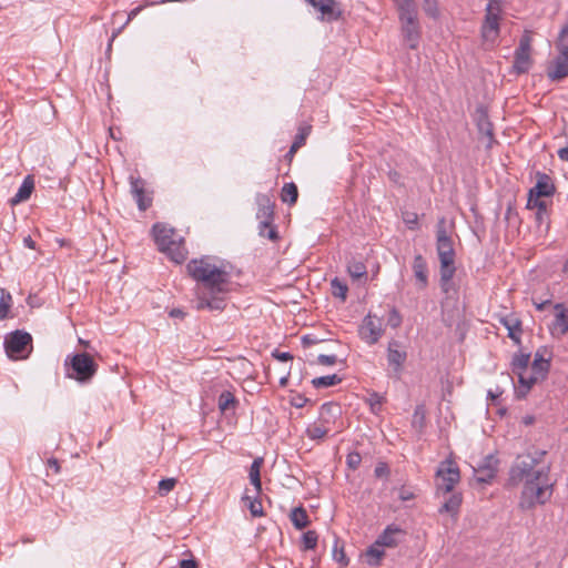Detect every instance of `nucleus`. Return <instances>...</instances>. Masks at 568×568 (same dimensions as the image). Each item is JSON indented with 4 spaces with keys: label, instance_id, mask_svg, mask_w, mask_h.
Masks as SVG:
<instances>
[{
    "label": "nucleus",
    "instance_id": "2",
    "mask_svg": "<svg viewBox=\"0 0 568 568\" xmlns=\"http://www.w3.org/2000/svg\"><path fill=\"white\" fill-rule=\"evenodd\" d=\"M189 274L200 283L197 286V310L222 311L225 307L224 294L230 284V274L204 256L194 258L186 265Z\"/></svg>",
    "mask_w": 568,
    "mask_h": 568
},
{
    "label": "nucleus",
    "instance_id": "20",
    "mask_svg": "<svg viewBox=\"0 0 568 568\" xmlns=\"http://www.w3.org/2000/svg\"><path fill=\"white\" fill-rule=\"evenodd\" d=\"M475 471L477 481L483 484L490 483L497 473V459L494 456H487Z\"/></svg>",
    "mask_w": 568,
    "mask_h": 568
},
{
    "label": "nucleus",
    "instance_id": "51",
    "mask_svg": "<svg viewBox=\"0 0 568 568\" xmlns=\"http://www.w3.org/2000/svg\"><path fill=\"white\" fill-rule=\"evenodd\" d=\"M291 396H290V403L292 406L296 407V408H302L305 406V404L308 402V399L306 397H304L303 395H300V394H294L293 392H291Z\"/></svg>",
    "mask_w": 568,
    "mask_h": 568
},
{
    "label": "nucleus",
    "instance_id": "6",
    "mask_svg": "<svg viewBox=\"0 0 568 568\" xmlns=\"http://www.w3.org/2000/svg\"><path fill=\"white\" fill-rule=\"evenodd\" d=\"M257 212L256 219L260 221V235L270 240H275L277 233L272 226L274 204L271 199L265 194L256 196Z\"/></svg>",
    "mask_w": 568,
    "mask_h": 568
},
{
    "label": "nucleus",
    "instance_id": "36",
    "mask_svg": "<svg viewBox=\"0 0 568 568\" xmlns=\"http://www.w3.org/2000/svg\"><path fill=\"white\" fill-rule=\"evenodd\" d=\"M317 532L315 530H308L304 532L301 537V548L303 550L314 549L317 545Z\"/></svg>",
    "mask_w": 568,
    "mask_h": 568
},
{
    "label": "nucleus",
    "instance_id": "57",
    "mask_svg": "<svg viewBox=\"0 0 568 568\" xmlns=\"http://www.w3.org/2000/svg\"><path fill=\"white\" fill-rule=\"evenodd\" d=\"M179 568H197V562L195 559H182L179 562Z\"/></svg>",
    "mask_w": 568,
    "mask_h": 568
},
{
    "label": "nucleus",
    "instance_id": "32",
    "mask_svg": "<svg viewBox=\"0 0 568 568\" xmlns=\"http://www.w3.org/2000/svg\"><path fill=\"white\" fill-rule=\"evenodd\" d=\"M385 547L383 544H379V541L376 539V541L367 549L366 557L367 562L371 566H378L381 559L384 556V549Z\"/></svg>",
    "mask_w": 568,
    "mask_h": 568
},
{
    "label": "nucleus",
    "instance_id": "9",
    "mask_svg": "<svg viewBox=\"0 0 568 568\" xmlns=\"http://www.w3.org/2000/svg\"><path fill=\"white\" fill-rule=\"evenodd\" d=\"M437 491L449 494L460 479L459 468L453 460L446 459L442 462L436 471Z\"/></svg>",
    "mask_w": 568,
    "mask_h": 568
},
{
    "label": "nucleus",
    "instance_id": "22",
    "mask_svg": "<svg viewBox=\"0 0 568 568\" xmlns=\"http://www.w3.org/2000/svg\"><path fill=\"white\" fill-rule=\"evenodd\" d=\"M405 531L396 525H388L378 536L377 540L385 547H396L404 538Z\"/></svg>",
    "mask_w": 568,
    "mask_h": 568
},
{
    "label": "nucleus",
    "instance_id": "19",
    "mask_svg": "<svg viewBox=\"0 0 568 568\" xmlns=\"http://www.w3.org/2000/svg\"><path fill=\"white\" fill-rule=\"evenodd\" d=\"M554 308L555 320L549 329L552 336H562L568 332V310H565L561 303L555 304Z\"/></svg>",
    "mask_w": 568,
    "mask_h": 568
},
{
    "label": "nucleus",
    "instance_id": "38",
    "mask_svg": "<svg viewBox=\"0 0 568 568\" xmlns=\"http://www.w3.org/2000/svg\"><path fill=\"white\" fill-rule=\"evenodd\" d=\"M425 422H426L425 408L423 405H418V406H416V408L414 410L412 425L414 428H416L418 430H423V428L425 427Z\"/></svg>",
    "mask_w": 568,
    "mask_h": 568
},
{
    "label": "nucleus",
    "instance_id": "14",
    "mask_svg": "<svg viewBox=\"0 0 568 568\" xmlns=\"http://www.w3.org/2000/svg\"><path fill=\"white\" fill-rule=\"evenodd\" d=\"M474 121L479 134L487 139L486 148L490 149L496 141L494 136V126L489 120L488 112L485 106L479 105L476 108Z\"/></svg>",
    "mask_w": 568,
    "mask_h": 568
},
{
    "label": "nucleus",
    "instance_id": "56",
    "mask_svg": "<svg viewBox=\"0 0 568 568\" xmlns=\"http://www.w3.org/2000/svg\"><path fill=\"white\" fill-rule=\"evenodd\" d=\"M397 10H405L410 8H416L413 0H394Z\"/></svg>",
    "mask_w": 568,
    "mask_h": 568
},
{
    "label": "nucleus",
    "instance_id": "37",
    "mask_svg": "<svg viewBox=\"0 0 568 568\" xmlns=\"http://www.w3.org/2000/svg\"><path fill=\"white\" fill-rule=\"evenodd\" d=\"M347 271L353 278H361L367 273L365 264L356 260L348 263Z\"/></svg>",
    "mask_w": 568,
    "mask_h": 568
},
{
    "label": "nucleus",
    "instance_id": "17",
    "mask_svg": "<svg viewBox=\"0 0 568 568\" xmlns=\"http://www.w3.org/2000/svg\"><path fill=\"white\" fill-rule=\"evenodd\" d=\"M130 191L135 200L140 211L148 210L152 204V199L145 192V182L141 178L130 176Z\"/></svg>",
    "mask_w": 568,
    "mask_h": 568
},
{
    "label": "nucleus",
    "instance_id": "39",
    "mask_svg": "<svg viewBox=\"0 0 568 568\" xmlns=\"http://www.w3.org/2000/svg\"><path fill=\"white\" fill-rule=\"evenodd\" d=\"M243 500L245 505L248 507L250 513L253 517H257L263 514L262 504L258 499H256L255 497L253 498L247 495H244Z\"/></svg>",
    "mask_w": 568,
    "mask_h": 568
},
{
    "label": "nucleus",
    "instance_id": "62",
    "mask_svg": "<svg viewBox=\"0 0 568 568\" xmlns=\"http://www.w3.org/2000/svg\"><path fill=\"white\" fill-rule=\"evenodd\" d=\"M558 156L561 161L568 162V148H562L558 151Z\"/></svg>",
    "mask_w": 568,
    "mask_h": 568
},
{
    "label": "nucleus",
    "instance_id": "24",
    "mask_svg": "<svg viewBox=\"0 0 568 568\" xmlns=\"http://www.w3.org/2000/svg\"><path fill=\"white\" fill-rule=\"evenodd\" d=\"M33 189H34L33 178L31 175L26 176L22 184L18 189V192L14 194V196H12L10 199V201H9L10 204L12 206H14L21 202L29 200Z\"/></svg>",
    "mask_w": 568,
    "mask_h": 568
},
{
    "label": "nucleus",
    "instance_id": "54",
    "mask_svg": "<svg viewBox=\"0 0 568 568\" xmlns=\"http://www.w3.org/2000/svg\"><path fill=\"white\" fill-rule=\"evenodd\" d=\"M376 477H387L389 475V468L386 463H378L374 469Z\"/></svg>",
    "mask_w": 568,
    "mask_h": 568
},
{
    "label": "nucleus",
    "instance_id": "59",
    "mask_svg": "<svg viewBox=\"0 0 568 568\" xmlns=\"http://www.w3.org/2000/svg\"><path fill=\"white\" fill-rule=\"evenodd\" d=\"M534 305L538 311H544L548 304H550L549 300L537 302L536 300H532Z\"/></svg>",
    "mask_w": 568,
    "mask_h": 568
},
{
    "label": "nucleus",
    "instance_id": "42",
    "mask_svg": "<svg viewBox=\"0 0 568 568\" xmlns=\"http://www.w3.org/2000/svg\"><path fill=\"white\" fill-rule=\"evenodd\" d=\"M178 480L175 478H164L159 481L158 493L161 496H166L170 491H172L176 485Z\"/></svg>",
    "mask_w": 568,
    "mask_h": 568
},
{
    "label": "nucleus",
    "instance_id": "31",
    "mask_svg": "<svg viewBox=\"0 0 568 568\" xmlns=\"http://www.w3.org/2000/svg\"><path fill=\"white\" fill-rule=\"evenodd\" d=\"M530 354H515L511 361V369L515 374L528 373Z\"/></svg>",
    "mask_w": 568,
    "mask_h": 568
},
{
    "label": "nucleus",
    "instance_id": "13",
    "mask_svg": "<svg viewBox=\"0 0 568 568\" xmlns=\"http://www.w3.org/2000/svg\"><path fill=\"white\" fill-rule=\"evenodd\" d=\"M314 10L320 13L322 21H336L342 16L341 4L336 0H305Z\"/></svg>",
    "mask_w": 568,
    "mask_h": 568
},
{
    "label": "nucleus",
    "instance_id": "12",
    "mask_svg": "<svg viewBox=\"0 0 568 568\" xmlns=\"http://www.w3.org/2000/svg\"><path fill=\"white\" fill-rule=\"evenodd\" d=\"M559 55L547 68V75L552 81L568 77V43H558Z\"/></svg>",
    "mask_w": 568,
    "mask_h": 568
},
{
    "label": "nucleus",
    "instance_id": "34",
    "mask_svg": "<svg viewBox=\"0 0 568 568\" xmlns=\"http://www.w3.org/2000/svg\"><path fill=\"white\" fill-rule=\"evenodd\" d=\"M342 382V378L337 374L315 377L312 379V385L315 388H326L334 386Z\"/></svg>",
    "mask_w": 568,
    "mask_h": 568
},
{
    "label": "nucleus",
    "instance_id": "45",
    "mask_svg": "<svg viewBox=\"0 0 568 568\" xmlns=\"http://www.w3.org/2000/svg\"><path fill=\"white\" fill-rule=\"evenodd\" d=\"M297 197H298V191H297L296 184L293 182L286 183V202L290 205H293L296 203Z\"/></svg>",
    "mask_w": 568,
    "mask_h": 568
},
{
    "label": "nucleus",
    "instance_id": "64",
    "mask_svg": "<svg viewBox=\"0 0 568 568\" xmlns=\"http://www.w3.org/2000/svg\"><path fill=\"white\" fill-rule=\"evenodd\" d=\"M170 316L171 317H183L184 316V312L180 308H173L171 312H170Z\"/></svg>",
    "mask_w": 568,
    "mask_h": 568
},
{
    "label": "nucleus",
    "instance_id": "53",
    "mask_svg": "<svg viewBox=\"0 0 568 568\" xmlns=\"http://www.w3.org/2000/svg\"><path fill=\"white\" fill-rule=\"evenodd\" d=\"M404 222L410 230H414L418 224V215L414 212L406 213Z\"/></svg>",
    "mask_w": 568,
    "mask_h": 568
},
{
    "label": "nucleus",
    "instance_id": "4",
    "mask_svg": "<svg viewBox=\"0 0 568 568\" xmlns=\"http://www.w3.org/2000/svg\"><path fill=\"white\" fill-rule=\"evenodd\" d=\"M65 376L81 384L91 382L98 371V364L88 353L68 355L64 361Z\"/></svg>",
    "mask_w": 568,
    "mask_h": 568
},
{
    "label": "nucleus",
    "instance_id": "46",
    "mask_svg": "<svg viewBox=\"0 0 568 568\" xmlns=\"http://www.w3.org/2000/svg\"><path fill=\"white\" fill-rule=\"evenodd\" d=\"M521 327L518 320H514V325L508 327V337L511 338L516 344H520Z\"/></svg>",
    "mask_w": 568,
    "mask_h": 568
},
{
    "label": "nucleus",
    "instance_id": "47",
    "mask_svg": "<svg viewBox=\"0 0 568 568\" xmlns=\"http://www.w3.org/2000/svg\"><path fill=\"white\" fill-rule=\"evenodd\" d=\"M423 9L425 13L432 18H436L438 14L436 0H423Z\"/></svg>",
    "mask_w": 568,
    "mask_h": 568
},
{
    "label": "nucleus",
    "instance_id": "28",
    "mask_svg": "<svg viewBox=\"0 0 568 568\" xmlns=\"http://www.w3.org/2000/svg\"><path fill=\"white\" fill-rule=\"evenodd\" d=\"M263 465V458L257 457L253 460L248 469V478L251 484L254 486L255 494L261 493V467Z\"/></svg>",
    "mask_w": 568,
    "mask_h": 568
},
{
    "label": "nucleus",
    "instance_id": "60",
    "mask_svg": "<svg viewBox=\"0 0 568 568\" xmlns=\"http://www.w3.org/2000/svg\"><path fill=\"white\" fill-rule=\"evenodd\" d=\"M568 41V22L564 26L560 32V42L566 43Z\"/></svg>",
    "mask_w": 568,
    "mask_h": 568
},
{
    "label": "nucleus",
    "instance_id": "50",
    "mask_svg": "<svg viewBox=\"0 0 568 568\" xmlns=\"http://www.w3.org/2000/svg\"><path fill=\"white\" fill-rule=\"evenodd\" d=\"M361 462H362V456L357 452H352L346 457V464L353 470L358 468Z\"/></svg>",
    "mask_w": 568,
    "mask_h": 568
},
{
    "label": "nucleus",
    "instance_id": "30",
    "mask_svg": "<svg viewBox=\"0 0 568 568\" xmlns=\"http://www.w3.org/2000/svg\"><path fill=\"white\" fill-rule=\"evenodd\" d=\"M547 202L541 199H529L527 201V209L534 210L536 209V220L539 224H542L545 220H547Z\"/></svg>",
    "mask_w": 568,
    "mask_h": 568
},
{
    "label": "nucleus",
    "instance_id": "11",
    "mask_svg": "<svg viewBox=\"0 0 568 568\" xmlns=\"http://www.w3.org/2000/svg\"><path fill=\"white\" fill-rule=\"evenodd\" d=\"M531 37L528 32H525L520 40L517 49L515 50L513 69L516 73L521 74L528 72L531 67Z\"/></svg>",
    "mask_w": 568,
    "mask_h": 568
},
{
    "label": "nucleus",
    "instance_id": "25",
    "mask_svg": "<svg viewBox=\"0 0 568 568\" xmlns=\"http://www.w3.org/2000/svg\"><path fill=\"white\" fill-rule=\"evenodd\" d=\"M311 131H312V125L308 123L304 122L298 126L297 133L294 138V141H293L286 156L292 158L297 152V150L305 144L306 139L311 134Z\"/></svg>",
    "mask_w": 568,
    "mask_h": 568
},
{
    "label": "nucleus",
    "instance_id": "26",
    "mask_svg": "<svg viewBox=\"0 0 568 568\" xmlns=\"http://www.w3.org/2000/svg\"><path fill=\"white\" fill-rule=\"evenodd\" d=\"M516 375L518 376V382L520 385L518 390L519 397H524L534 384H536L539 379H542L540 376L534 374L530 369H528V373H519Z\"/></svg>",
    "mask_w": 568,
    "mask_h": 568
},
{
    "label": "nucleus",
    "instance_id": "63",
    "mask_svg": "<svg viewBox=\"0 0 568 568\" xmlns=\"http://www.w3.org/2000/svg\"><path fill=\"white\" fill-rule=\"evenodd\" d=\"M23 243L27 247L34 250L36 248V242L31 239V236H26L23 239Z\"/></svg>",
    "mask_w": 568,
    "mask_h": 568
},
{
    "label": "nucleus",
    "instance_id": "35",
    "mask_svg": "<svg viewBox=\"0 0 568 568\" xmlns=\"http://www.w3.org/2000/svg\"><path fill=\"white\" fill-rule=\"evenodd\" d=\"M331 432V427L324 424L314 423L306 429V434L312 439H321Z\"/></svg>",
    "mask_w": 568,
    "mask_h": 568
},
{
    "label": "nucleus",
    "instance_id": "40",
    "mask_svg": "<svg viewBox=\"0 0 568 568\" xmlns=\"http://www.w3.org/2000/svg\"><path fill=\"white\" fill-rule=\"evenodd\" d=\"M234 404L235 397L231 392L224 390L219 396V408L221 412H226Z\"/></svg>",
    "mask_w": 568,
    "mask_h": 568
},
{
    "label": "nucleus",
    "instance_id": "41",
    "mask_svg": "<svg viewBox=\"0 0 568 568\" xmlns=\"http://www.w3.org/2000/svg\"><path fill=\"white\" fill-rule=\"evenodd\" d=\"M452 239L447 229L446 219L443 216L436 224V241H444Z\"/></svg>",
    "mask_w": 568,
    "mask_h": 568
},
{
    "label": "nucleus",
    "instance_id": "52",
    "mask_svg": "<svg viewBox=\"0 0 568 568\" xmlns=\"http://www.w3.org/2000/svg\"><path fill=\"white\" fill-rule=\"evenodd\" d=\"M316 362L324 366H333L337 363V357L335 355L321 354L317 356Z\"/></svg>",
    "mask_w": 568,
    "mask_h": 568
},
{
    "label": "nucleus",
    "instance_id": "15",
    "mask_svg": "<svg viewBox=\"0 0 568 568\" xmlns=\"http://www.w3.org/2000/svg\"><path fill=\"white\" fill-rule=\"evenodd\" d=\"M382 323L378 318L367 315L359 327V336L369 345H374L383 335Z\"/></svg>",
    "mask_w": 568,
    "mask_h": 568
},
{
    "label": "nucleus",
    "instance_id": "61",
    "mask_svg": "<svg viewBox=\"0 0 568 568\" xmlns=\"http://www.w3.org/2000/svg\"><path fill=\"white\" fill-rule=\"evenodd\" d=\"M48 465L50 468H52L55 473L60 471V465L59 462L55 458H51L48 460Z\"/></svg>",
    "mask_w": 568,
    "mask_h": 568
},
{
    "label": "nucleus",
    "instance_id": "33",
    "mask_svg": "<svg viewBox=\"0 0 568 568\" xmlns=\"http://www.w3.org/2000/svg\"><path fill=\"white\" fill-rule=\"evenodd\" d=\"M462 505V495L460 494H452L448 499L439 508V513H448L452 515H456Z\"/></svg>",
    "mask_w": 568,
    "mask_h": 568
},
{
    "label": "nucleus",
    "instance_id": "16",
    "mask_svg": "<svg viewBox=\"0 0 568 568\" xmlns=\"http://www.w3.org/2000/svg\"><path fill=\"white\" fill-rule=\"evenodd\" d=\"M536 184L534 187H531L528 192L529 199H541V197H549L552 196L556 192V186L552 182V179L544 173V172H537L536 173Z\"/></svg>",
    "mask_w": 568,
    "mask_h": 568
},
{
    "label": "nucleus",
    "instance_id": "27",
    "mask_svg": "<svg viewBox=\"0 0 568 568\" xmlns=\"http://www.w3.org/2000/svg\"><path fill=\"white\" fill-rule=\"evenodd\" d=\"M550 367V359L545 358L541 351H537L530 371L537 376L545 378Z\"/></svg>",
    "mask_w": 568,
    "mask_h": 568
},
{
    "label": "nucleus",
    "instance_id": "23",
    "mask_svg": "<svg viewBox=\"0 0 568 568\" xmlns=\"http://www.w3.org/2000/svg\"><path fill=\"white\" fill-rule=\"evenodd\" d=\"M342 415V409L338 404L335 403H325L322 405L320 410L318 422L321 424L329 426L334 424L338 417Z\"/></svg>",
    "mask_w": 568,
    "mask_h": 568
},
{
    "label": "nucleus",
    "instance_id": "3",
    "mask_svg": "<svg viewBox=\"0 0 568 568\" xmlns=\"http://www.w3.org/2000/svg\"><path fill=\"white\" fill-rule=\"evenodd\" d=\"M153 234L159 250L168 254L172 261L180 264L185 260V250L182 239H176L173 229L156 223L153 225Z\"/></svg>",
    "mask_w": 568,
    "mask_h": 568
},
{
    "label": "nucleus",
    "instance_id": "58",
    "mask_svg": "<svg viewBox=\"0 0 568 568\" xmlns=\"http://www.w3.org/2000/svg\"><path fill=\"white\" fill-rule=\"evenodd\" d=\"M302 343L305 345V346H308V345H312V344H316L318 343V339L315 338V337H312L311 335H304L302 337Z\"/></svg>",
    "mask_w": 568,
    "mask_h": 568
},
{
    "label": "nucleus",
    "instance_id": "7",
    "mask_svg": "<svg viewBox=\"0 0 568 568\" xmlns=\"http://www.w3.org/2000/svg\"><path fill=\"white\" fill-rule=\"evenodd\" d=\"M4 347L9 357L27 358L32 351V336L24 331H14L6 337Z\"/></svg>",
    "mask_w": 568,
    "mask_h": 568
},
{
    "label": "nucleus",
    "instance_id": "55",
    "mask_svg": "<svg viewBox=\"0 0 568 568\" xmlns=\"http://www.w3.org/2000/svg\"><path fill=\"white\" fill-rule=\"evenodd\" d=\"M369 404L372 407V410L375 412L376 407H381L383 404V397L379 396L377 393H373L369 397Z\"/></svg>",
    "mask_w": 568,
    "mask_h": 568
},
{
    "label": "nucleus",
    "instance_id": "1",
    "mask_svg": "<svg viewBox=\"0 0 568 568\" xmlns=\"http://www.w3.org/2000/svg\"><path fill=\"white\" fill-rule=\"evenodd\" d=\"M546 456L547 452L542 449L519 455L509 469V483L514 486L524 484L519 500L523 510L544 505L552 496L554 483Z\"/></svg>",
    "mask_w": 568,
    "mask_h": 568
},
{
    "label": "nucleus",
    "instance_id": "21",
    "mask_svg": "<svg viewBox=\"0 0 568 568\" xmlns=\"http://www.w3.org/2000/svg\"><path fill=\"white\" fill-rule=\"evenodd\" d=\"M413 273L416 278V285L419 290H424L428 285V268L427 262L423 255L417 254L413 261Z\"/></svg>",
    "mask_w": 568,
    "mask_h": 568
},
{
    "label": "nucleus",
    "instance_id": "43",
    "mask_svg": "<svg viewBox=\"0 0 568 568\" xmlns=\"http://www.w3.org/2000/svg\"><path fill=\"white\" fill-rule=\"evenodd\" d=\"M333 558L341 564V566L345 567L348 565V559L345 556L343 546L339 547V540L336 539L333 547Z\"/></svg>",
    "mask_w": 568,
    "mask_h": 568
},
{
    "label": "nucleus",
    "instance_id": "29",
    "mask_svg": "<svg viewBox=\"0 0 568 568\" xmlns=\"http://www.w3.org/2000/svg\"><path fill=\"white\" fill-rule=\"evenodd\" d=\"M290 519L293 526L298 530L306 528L310 524L307 511L303 507L293 508L290 514Z\"/></svg>",
    "mask_w": 568,
    "mask_h": 568
},
{
    "label": "nucleus",
    "instance_id": "8",
    "mask_svg": "<svg viewBox=\"0 0 568 568\" xmlns=\"http://www.w3.org/2000/svg\"><path fill=\"white\" fill-rule=\"evenodd\" d=\"M404 40L410 49H416L420 38V27L417 19L416 8L398 11Z\"/></svg>",
    "mask_w": 568,
    "mask_h": 568
},
{
    "label": "nucleus",
    "instance_id": "44",
    "mask_svg": "<svg viewBox=\"0 0 568 568\" xmlns=\"http://www.w3.org/2000/svg\"><path fill=\"white\" fill-rule=\"evenodd\" d=\"M11 295L9 293L2 295L0 297V321L4 320L8 315V312L11 307Z\"/></svg>",
    "mask_w": 568,
    "mask_h": 568
},
{
    "label": "nucleus",
    "instance_id": "18",
    "mask_svg": "<svg viewBox=\"0 0 568 568\" xmlns=\"http://www.w3.org/2000/svg\"><path fill=\"white\" fill-rule=\"evenodd\" d=\"M397 347H398V342H396V341H393L388 344L387 362H388V365L392 367L394 376L396 378H399L400 374L403 372V365L407 358V354L405 351H400Z\"/></svg>",
    "mask_w": 568,
    "mask_h": 568
},
{
    "label": "nucleus",
    "instance_id": "5",
    "mask_svg": "<svg viewBox=\"0 0 568 568\" xmlns=\"http://www.w3.org/2000/svg\"><path fill=\"white\" fill-rule=\"evenodd\" d=\"M436 251L439 258V285L444 293L450 290V282L455 275V248L453 240L436 241Z\"/></svg>",
    "mask_w": 568,
    "mask_h": 568
},
{
    "label": "nucleus",
    "instance_id": "10",
    "mask_svg": "<svg viewBox=\"0 0 568 568\" xmlns=\"http://www.w3.org/2000/svg\"><path fill=\"white\" fill-rule=\"evenodd\" d=\"M501 7L499 0H490L486 7L481 36L485 41L495 42L499 34V18Z\"/></svg>",
    "mask_w": 568,
    "mask_h": 568
},
{
    "label": "nucleus",
    "instance_id": "49",
    "mask_svg": "<svg viewBox=\"0 0 568 568\" xmlns=\"http://www.w3.org/2000/svg\"><path fill=\"white\" fill-rule=\"evenodd\" d=\"M402 321L403 320H402V316H400L399 312L396 308H392L389 314H388L387 324L392 328H397V327L400 326Z\"/></svg>",
    "mask_w": 568,
    "mask_h": 568
},
{
    "label": "nucleus",
    "instance_id": "48",
    "mask_svg": "<svg viewBox=\"0 0 568 568\" xmlns=\"http://www.w3.org/2000/svg\"><path fill=\"white\" fill-rule=\"evenodd\" d=\"M332 287L334 288L333 294L335 296H338V297L345 300L346 293H347V286L345 284L339 282L338 278H334L332 281Z\"/></svg>",
    "mask_w": 568,
    "mask_h": 568
}]
</instances>
